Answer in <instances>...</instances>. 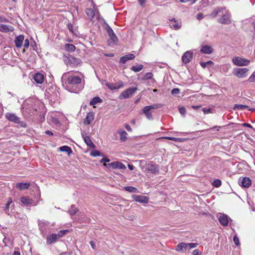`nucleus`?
<instances>
[{
  "instance_id": "f257e3e1",
  "label": "nucleus",
  "mask_w": 255,
  "mask_h": 255,
  "mask_svg": "<svg viewBox=\"0 0 255 255\" xmlns=\"http://www.w3.org/2000/svg\"><path fill=\"white\" fill-rule=\"evenodd\" d=\"M61 79L65 89L70 92L77 93L83 88L81 84L82 80L79 76L70 75L69 73H65L63 74Z\"/></svg>"
},
{
  "instance_id": "f03ea898",
  "label": "nucleus",
  "mask_w": 255,
  "mask_h": 255,
  "mask_svg": "<svg viewBox=\"0 0 255 255\" xmlns=\"http://www.w3.org/2000/svg\"><path fill=\"white\" fill-rule=\"evenodd\" d=\"M225 12H222L221 17L218 19V22L222 24H229L231 23V15L229 10H224Z\"/></svg>"
},
{
  "instance_id": "7ed1b4c3",
  "label": "nucleus",
  "mask_w": 255,
  "mask_h": 255,
  "mask_svg": "<svg viewBox=\"0 0 255 255\" xmlns=\"http://www.w3.org/2000/svg\"><path fill=\"white\" fill-rule=\"evenodd\" d=\"M232 62L235 65L238 66H248L250 63L249 60L239 56L234 57Z\"/></svg>"
},
{
  "instance_id": "20e7f679",
  "label": "nucleus",
  "mask_w": 255,
  "mask_h": 255,
  "mask_svg": "<svg viewBox=\"0 0 255 255\" xmlns=\"http://www.w3.org/2000/svg\"><path fill=\"white\" fill-rule=\"evenodd\" d=\"M137 90L136 87L128 88L121 94L119 98L121 99H127L131 96Z\"/></svg>"
},
{
  "instance_id": "39448f33",
  "label": "nucleus",
  "mask_w": 255,
  "mask_h": 255,
  "mask_svg": "<svg viewBox=\"0 0 255 255\" xmlns=\"http://www.w3.org/2000/svg\"><path fill=\"white\" fill-rule=\"evenodd\" d=\"M104 166L107 168L112 167L113 169H125L126 166L123 163L119 161H115L110 163H105Z\"/></svg>"
},
{
  "instance_id": "423d86ee",
  "label": "nucleus",
  "mask_w": 255,
  "mask_h": 255,
  "mask_svg": "<svg viewBox=\"0 0 255 255\" xmlns=\"http://www.w3.org/2000/svg\"><path fill=\"white\" fill-rule=\"evenodd\" d=\"M105 29L110 37V39L114 42L116 43L118 41V38L114 33L112 28L109 26L108 23H105Z\"/></svg>"
},
{
  "instance_id": "0eeeda50",
  "label": "nucleus",
  "mask_w": 255,
  "mask_h": 255,
  "mask_svg": "<svg viewBox=\"0 0 255 255\" xmlns=\"http://www.w3.org/2000/svg\"><path fill=\"white\" fill-rule=\"evenodd\" d=\"M234 70L235 71L234 75L239 78L246 77L247 73L249 71V69L247 68H237Z\"/></svg>"
},
{
  "instance_id": "6e6552de",
  "label": "nucleus",
  "mask_w": 255,
  "mask_h": 255,
  "mask_svg": "<svg viewBox=\"0 0 255 255\" xmlns=\"http://www.w3.org/2000/svg\"><path fill=\"white\" fill-rule=\"evenodd\" d=\"M193 53L190 51H187L182 56V60L185 64L189 63L192 59Z\"/></svg>"
},
{
  "instance_id": "1a4fd4ad",
  "label": "nucleus",
  "mask_w": 255,
  "mask_h": 255,
  "mask_svg": "<svg viewBox=\"0 0 255 255\" xmlns=\"http://www.w3.org/2000/svg\"><path fill=\"white\" fill-rule=\"evenodd\" d=\"M59 238V236L57 234H52L48 235L46 237V244L50 245L53 243H55Z\"/></svg>"
},
{
  "instance_id": "9d476101",
  "label": "nucleus",
  "mask_w": 255,
  "mask_h": 255,
  "mask_svg": "<svg viewBox=\"0 0 255 255\" xmlns=\"http://www.w3.org/2000/svg\"><path fill=\"white\" fill-rule=\"evenodd\" d=\"M226 9L225 7H217L214 8L213 11L209 14V16L212 18H215L217 15L220 12H223L224 10Z\"/></svg>"
},
{
  "instance_id": "9b49d317",
  "label": "nucleus",
  "mask_w": 255,
  "mask_h": 255,
  "mask_svg": "<svg viewBox=\"0 0 255 255\" xmlns=\"http://www.w3.org/2000/svg\"><path fill=\"white\" fill-rule=\"evenodd\" d=\"M94 119V113L92 112L87 113V116L84 120V124L85 125H89Z\"/></svg>"
},
{
  "instance_id": "f8f14e48",
  "label": "nucleus",
  "mask_w": 255,
  "mask_h": 255,
  "mask_svg": "<svg viewBox=\"0 0 255 255\" xmlns=\"http://www.w3.org/2000/svg\"><path fill=\"white\" fill-rule=\"evenodd\" d=\"M134 200L140 203L146 204L148 202V198L146 196L141 195H134L133 196Z\"/></svg>"
},
{
  "instance_id": "ddd939ff",
  "label": "nucleus",
  "mask_w": 255,
  "mask_h": 255,
  "mask_svg": "<svg viewBox=\"0 0 255 255\" xmlns=\"http://www.w3.org/2000/svg\"><path fill=\"white\" fill-rule=\"evenodd\" d=\"M14 27L11 25L0 24V31L3 32H12L14 30Z\"/></svg>"
},
{
  "instance_id": "4468645a",
  "label": "nucleus",
  "mask_w": 255,
  "mask_h": 255,
  "mask_svg": "<svg viewBox=\"0 0 255 255\" xmlns=\"http://www.w3.org/2000/svg\"><path fill=\"white\" fill-rule=\"evenodd\" d=\"M24 37L23 35H19L16 36L14 40L15 46L17 48H20L22 45V42L24 41Z\"/></svg>"
},
{
  "instance_id": "2eb2a0df",
  "label": "nucleus",
  "mask_w": 255,
  "mask_h": 255,
  "mask_svg": "<svg viewBox=\"0 0 255 255\" xmlns=\"http://www.w3.org/2000/svg\"><path fill=\"white\" fill-rule=\"evenodd\" d=\"M5 117L8 120L11 122H13L15 123H20V119L15 116L14 114L7 113L5 115Z\"/></svg>"
},
{
  "instance_id": "dca6fc26",
  "label": "nucleus",
  "mask_w": 255,
  "mask_h": 255,
  "mask_svg": "<svg viewBox=\"0 0 255 255\" xmlns=\"http://www.w3.org/2000/svg\"><path fill=\"white\" fill-rule=\"evenodd\" d=\"M68 60L70 65L73 66H77L81 63V60L79 58H75L72 56H69L68 57Z\"/></svg>"
},
{
  "instance_id": "f3484780",
  "label": "nucleus",
  "mask_w": 255,
  "mask_h": 255,
  "mask_svg": "<svg viewBox=\"0 0 255 255\" xmlns=\"http://www.w3.org/2000/svg\"><path fill=\"white\" fill-rule=\"evenodd\" d=\"M106 86L108 87L110 90H114L116 89H119L121 87H123L124 86V83L122 81H120L117 84L114 85L111 83H107L106 84Z\"/></svg>"
},
{
  "instance_id": "a211bd4d",
  "label": "nucleus",
  "mask_w": 255,
  "mask_h": 255,
  "mask_svg": "<svg viewBox=\"0 0 255 255\" xmlns=\"http://www.w3.org/2000/svg\"><path fill=\"white\" fill-rule=\"evenodd\" d=\"M219 221L222 226H228L229 223L228 216L227 215L221 214L219 218Z\"/></svg>"
},
{
  "instance_id": "6ab92c4d",
  "label": "nucleus",
  "mask_w": 255,
  "mask_h": 255,
  "mask_svg": "<svg viewBox=\"0 0 255 255\" xmlns=\"http://www.w3.org/2000/svg\"><path fill=\"white\" fill-rule=\"evenodd\" d=\"M135 55L133 54H127L120 58V63L122 64H125L126 62L129 60H132L135 58Z\"/></svg>"
},
{
  "instance_id": "aec40b11",
  "label": "nucleus",
  "mask_w": 255,
  "mask_h": 255,
  "mask_svg": "<svg viewBox=\"0 0 255 255\" xmlns=\"http://www.w3.org/2000/svg\"><path fill=\"white\" fill-rule=\"evenodd\" d=\"M252 184V180L249 177H244L241 181V186L244 188H248L250 187Z\"/></svg>"
},
{
  "instance_id": "412c9836",
  "label": "nucleus",
  "mask_w": 255,
  "mask_h": 255,
  "mask_svg": "<svg viewBox=\"0 0 255 255\" xmlns=\"http://www.w3.org/2000/svg\"><path fill=\"white\" fill-rule=\"evenodd\" d=\"M213 51V48L210 45L202 46L200 49V52L202 53L210 54Z\"/></svg>"
},
{
  "instance_id": "4be33fe9",
  "label": "nucleus",
  "mask_w": 255,
  "mask_h": 255,
  "mask_svg": "<svg viewBox=\"0 0 255 255\" xmlns=\"http://www.w3.org/2000/svg\"><path fill=\"white\" fill-rule=\"evenodd\" d=\"M147 170L153 174L158 173L159 172L158 166L155 164H149L147 165Z\"/></svg>"
},
{
  "instance_id": "5701e85b",
  "label": "nucleus",
  "mask_w": 255,
  "mask_h": 255,
  "mask_svg": "<svg viewBox=\"0 0 255 255\" xmlns=\"http://www.w3.org/2000/svg\"><path fill=\"white\" fill-rule=\"evenodd\" d=\"M82 134L85 142L88 146H90L91 148L95 147V144L92 141L89 136L86 135V134H83V133Z\"/></svg>"
},
{
  "instance_id": "b1692460",
  "label": "nucleus",
  "mask_w": 255,
  "mask_h": 255,
  "mask_svg": "<svg viewBox=\"0 0 255 255\" xmlns=\"http://www.w3.org/2000/svg\"><path fill=\"white\" fill-rule=\"evenodd\" d=\"M142 112L145 115L147 119H148L149 120H153L152 115L150 108H149L148 107H146V106H145L142 109Z\"/></svg>"
},
{
  "instance_id": "393cba45",
  "label": "nucleus",
  "mask_w": 255,
  "mask_h": 255,
  "mask_svg": "<svg viewBox=\"0 0 255 255\" xmlns=\"http://www.w3.org/2000/svg\"><path fill=\"white\" fill-rule=\"evenodd\" d=\"M33 79L37 84H42L44 81V76L42 74L37 73L34 74Z\"/></svg>"
},
{
  "instance_id": "a878e982",
  "label": "nucleus",
  "mask_w": 255,
  "mask_h": 255,
  "mask_svg": "<svg viewBox=\"0 0 255 255\" xmlns=\"http://www.w3.org/2000/svg\"><path fill=\"white\" fill-rule=\"evenodd\" d=\"M30 186V184L29 183H17L16 184L15 187L19 190H23L28 189Z\"/></svg>"
},
{
  "instance_id": "bb28decb",
  "label": "nucleus",
  "mask_w": 255,
  "mask_h": 255,
  "mask_svg": "<svg viewBox=\"0 0 255 255\" xmlns=\"http://www.w3.org/2000/svg\"><path fill=\"white\" fill-rule=\"evenodd\" d=\"M187 249V244L185 243L178 244L176 247V250L178 252H184Z\"/></svg>"
},
{
  "instance_id": "cd10ccee",
  "label": "nucleus",
  "mask_w": 255,
  "mask_h": 255,
  "mask_svg": "<svg viewBox=\"0 0 255 255\" xmlns=\"http://www.w3.org/2000/svg\"><path fill=\"white\" fill-rule=\"evenodd\" d=\"M171 22H173V23H171V27L175 29H178L181 27V22L180 21L175 20V18H173L170 20Z\"/></svg>"
},
{
  "instance_id": "c85d7f7f",
  "label": "nucleus",
  "mask_w": 255,
  "mask_h": 255,
  "mask_svg": "<svg viewBox=\"0 0 255 255\" xmlns=\"http://www.w3.org/2000/svg\"><path fill=\"white\" fill-rule=\"evenodd\" d=\"M59 150L62 152H66L68 155H70L72 153V150L71 147L67 145L61 146L59 148Z\"/></svg>"
},
{
  "instance_id": "c756f323",
  "label": "nucleus",
  "mask_w": 255,
  "mask_h": 255,
  "mask_svg": "<svg viewBox=\"0 0 255 255\" xmlns=\"http://www.w3.org/2000/svg\"><path fill=\"white\" fill-rule=\"evenodd\" d=\"M20 201L24 205H29L32 203V200L26 196L21 197Z\"/></svg>"
},
{
  "instance_id": "7c9ffc66",
  "label": "nucleus",
  "mask_w": 255,
  "mask_h": 255,
  "mask_svg": "<svg viewBox=\"0 0 255 255\" xmlns=\"http://www.w3.org/2000/svg\"><path fill=\"white\" fill-rule=\"evenodd\" d=\"M85 12L87 16L90 18L92 19L95 16V11L92 8H87L85 10Z\"/></svg>"
},
{
  "instance_id": "2f4dec72",
  "label": "nucleus",
  "mask_w": 255,
  "mask_h": 255,
  "mask_svg": "<svg viewBox=\"0 0 255 255\" xmlns=\"http://www.w3.org/2000/svg\"><path fill=\"white\" fill-rule=\"evenodd\" d=\"M102 100L99 97H95L92 99L90 103V105L94 106L98 103H102Z\"/></svg>"
},
{
  "instance_id": "473e14b6",
  "label": "nucleus",
  "mask_w": 255,
  "mask_h": 255,
  "mask_svg": "<svg viewBox=\"0 0 255 255\" xmlns=\"http://www.w3.org/2000/svg\"><path fill=\"white\" fill-rule=\"evenodd\" d=\"M65 48L68 52H74L76 49V47L73 44H66L65 45Z\"/></svg>"
},
{
  "instance_id": "72a5a7b5",
  "label": "nucleus",
  "mask_w": 255,
  "mask_h": 255,
  "mask_svg": "<svg viewBox=\"0 0 255 255\" xmlns=\"http://www.w3.org/2000/svg\"><path fill=\"white\" fill-rule=\"evenodd\" d=\"M118 133L120 134V138L122 141H125L127 139V133L124 130H119Z\"/></svg>"
},
{
  "instance_id": "f704fd0d",
  "label": "nucleus",
  "mask_w": 255,
  "mask_h": 255,
  "mask_svg": "<svg viewBox=\"0 0 255 255\" xmlns=\"http://www.w3.org/2000/svg\"><path fill=\"white\" fill-rule=\"evenodd\" d=\"M78 211V209L77 207H76L75 205H72L68 212L71 215H74L77 213Z\"/></svg>"
},
{
  "instance_id": "c9c22d12",
  "label": "nucleus",
  "mask_w": 255,
  "mask_h": 255,
  "mask_svg": "<svg viewBox=\"0 0 255 255\" xmlns=\"http://www.w3.org/2000/svg\"><path fill=\"white\" fill-rule=\"evenodd\" d=\"M248 107L246 105L236 104V105H235V106L233 108V110L235 111L243 110L247 109Z\"/></svg>"
},
{
  "instance_id": "e433bc0d",
  "label": "nucleus",
  "mask_w": 255,
  "mask_h": 255,
  "mask_svg": "<svg viewBox=\"0 0 255 255\" xmlns=\"http://www.w3.org/2000/svg\"><path fill=\"white\" fill-rule=\"evenodd\" d=\"M143 68V66L142 65H138L137 66H132L131 67V70L135 72H139L141 71Z\"/></svg>"
},
{
  "instance_id": "4c0bfd02",
  "label": "nucleus",
  "mask_w": 255,
  "mask_h": 255,
  "mask_svg": "<svg viewBox=\"0 0 255 255\" xmlns=\"http://www.w3.org/2000/svg\"><path fill=\"white\" fill-rule=\"evenodd\" d=\"M163 105L161 104H154L150 106H146V107L150 108V110L153 109H157L161 108Z\"/></svg>"
},
{
  "instance_id": "58836bf2",
  "label": "nucleus",
  "mask_w": 255,
  "mask_h": 255,
  "mask_svg": "<svg viewBox=\"0 0 255 255\" xmlns=\"http://www.w3.org/2000/svg\"><path fill=\"white\" fill-rule=\"evenodd\" d=\"M213 62L212 61H208L206 62H200V64L203 68H205L208 66H212L213 65Z\"/></svg>"
},
{
  "instance_id": "ea45409f",
  "label": "nucleus",
  "mask_w": 255,
  "mask_h": 255,
  "mask_svg": "<svg viewBox=\"0 0 255 255\" xmlns=\"http://www.w3.org/2000/svg\"><path fill=\"white\" fill-rule=\"evenodd\" d=\"M163 138L177 142H182L184 140L183 138H177L174 137H164Z\"/></svg>"
},
{
  "instance_id": "a19ab883",
  "label": "nucleus",
  "mask_w": 255,
  "mask_h": 255,
  "mask_svg": "<svg viewBox=\"0 0 255 255\" xmlns=\"http://www.w3.org/2000/svg\"><path fill=\"white\" fill-rule=\"evenodd\" d=\"M125 190L131 193H134L137 191V189L132 186H127L125 188Z\"/></svg>"
},
{
  "instance_id": "79ce46f5",
  "label": "nucleus",
  "mask_w": 255,
  "mask_h": 255,
  "mask_svg": "<svg viewBox=\"0 0 255 255\" xmlns=\"http://www.w3.org/2000/svg\"><path fill=\"white\" fill-rule=\"evenodd\" d=\"M68 28L69 30L74 35H77V30L75 29H74L73 28V25L71 23H69L67 25Z\"/></svg>"
},
{
  "instance_id": "37998d69",
  "label": "nucleus",
  "mask_w": 255,
  "mask_h": 255,
  "mask_svg": "<svg viewBox=\"0 0 255 255\" xmlns=\"http://www.w3.org/2000/svg\"><path fill=\"white\" fill-rule=\"evenodd\" d=\"M12 200L11 198H8V201L4 207V210L7 211L9 209V205L12 203Z\"/></svg>"
},
{
  "instance_id": "c03bdc74",
  "label": "nucleus",
  "mask_w": 255,
  "mask_h": 255,
  "mask_svg": "<svg viewBox=\"0 0 255 255\" xmlns=\"http://www.w3.org/2000/svg\"><path fill=\"white\" fill-rule=\"evenodd\" d=\"M221 181L220 179H216L212 183V185L216 187H219L221 185Z\"/></svg>"
},
{
  "instance_id": "a18cd8bd",
  "label": "nucleus",
  "mask_w": 255,
  "mask_h": 255,
  "mask_svg": "<svg viewBox=\"0 0 255 255\" xmlns=\"http://www.w3.org/2000/svg\"><path fill=\"white\" fill-rule=\"evenodd\" d=\"M68 230H61L58 232V234L59 237L61 238L63 237L64 235H65L66 234L68 233Z\"/></svg>"
},
{
  "instance_id": "49530a36",
  "label": "nucleus",
  "mask_w": 255,
  "mask_h": 255,
  "mask_svg": "<svg viewBox=\"0 0 255 255\" xmlns=\"http://www.w3.org/2000/svg\"><path fill=\"white\" fill-rule=\"evenodd\" d=\"M91 155L94 157L100 156L101 155V152L97 150H93L91 152Z\"/></svg>"
},
{
  "instance_id": "de8ad7c7",
  "label": "nucleus",
  "mask_w": 255,
  "mask_h": 255,
  "mask_svg": "<svg viewBox=\"0 0 255 255\" xmlns=\"http://www.w3.org/2000/svg\"><path fill=\"white\" fill-rule=\"evenodd\" d=\"M186 244H187V249H189L195 248L198 245V244L197 243H189V244L186 243Z\"/></svg>"
},
{
  "instance_id": "09e8293b",
  "label": "nucleus",
  "mask_w": 255,
  "mask_h": 255,
  "mask_svg": "<svg viewBox=\"0 0 255 255\" xmlns=\"http://www.w3.org/2000/svg\"><path fill=\"white\" fill-rule=\"evenodd\" d=\"M153 77V74L151 72L146 73L144 75V79L146 80L151 79Z\"/></svg>"
},
{
  "instance_id": "8fccbe9b",
  "label": "nucleus",
  "mask_w": 255,
  "mask_h": 255,
  "mask_svg": "<svg viewBox=\"0 0 255 255\" xmlns=\"http://www.w3.org/2000/svg\"><path fill=\"white\" fill-rule=\"evenodd\" d=\"M178 110H179V112L181 115H183V116L185 115V114L186 112V110L184 107H179L178 108Z\"/></svg>"
},
{
  "instance_id": "3c124183",
  "label": "nucleus",
  "mask_w": 255,
  "mask_h": 255,
  "mask_svg": "<svg viewBox=\"0 0 255 255\" xmlns=\"http://www.w3.org/2000/svg\"><path fill=\"white\" fill-rule=\"evenodd\" d=\"M249 81L250 82H255V71L251 75V76L249 77Z\"/></svg>"
},
{
  "instance_id": "603ef678",
  "label": "nucleus",
  "mask_w": 255,
  "mask_h": 255,
  "mask_svg": "<svg viewBox=\"0 0 255 255\" xmlns=\"http://www.w3.org/2000/svg\"><path fill=\"white\" fill-rule=\"evenodd\" d=\"M171 93L172 95H177L180 93V91L178 88H174L171 90Z\"/></svg>"
},
{
  "instance_id": "864d4df0",
  "label": "nucleus",
  "mask_w": 255,
  "mask_h": 255,
  "mask_svg": "<svg viewBox=\"0 0 255 255\" xmlns=\"http://www.w3.org/2000/svg\"><path fill=\"white\" fill-rule=\"evenodd\" d=\"M233 240L236 245L238 246L240 244L239 239L237 236L234 237Z\"/></svg>"
},
{
  "instance_id": "5fc2aeb1",
  "label": "nucleus",
  "mask_w": 255,
  "mask_h": 255,
  "mask_svg": "<svg viewBox=\"0 0 255 255\" xmlns=\"http://www.w3.org/2000/svg\"><path fill=\"white\" fill-rule=\"evenodd\" d=\"M29 45V42L28 39H24V45L23 46L25 48H27Z\"/></svg>"
},
{
  "instance_id": "6e6d98bb",
  "label": "nucleus",
  "mask_w": 255,
  "mask_h": 255,
  "mask_svg": "<svg viewBox=\"0 0 255 255\" xmlns=\"http://www.w3.org/2000/svg\"><path fill=\"white\" fill-rule=\"evenodd\" d=\"M110 161V159L109 158H106V157H104L101 160H100V162L101 163H104V164L105 163H106V162H109Z\"/></svg>"
},
{
  "instance_id": "4d7b16f0",
  "label": "nucleus",
  "mask_w": 255,
  "mask_h": 255,
  "mask_svg": "<svg viewBox=\"0 0 255 255\" xmlns=\"http://www.w3.org/2000/svg\"><path fill=\"white\" fill-rule=\"evenodd\" d=\"M202 110L204 114H208V113H211V109H209V108L207 109V108H204L202 109Z\"/></svg>"
},
{
  "instance_id": "13d9d810",
  "label": "nucleus",
  "mask_w": 255,
  "mask_h": 255,
  "mask_svg": "<svg viewBox=\"0 0 255 255\" xmlns=\"http://www.w3.org/2000/svg\"><path fill=\"white\" fill-rule=\"evenodd\" d=\"M204 15L202 13H199L197 15V18L199 20L202 19L204 18Z\"/></svg>"
},
{
  "instance_id": "bf43d9fd",
  "label": "nucleus",
  "mask_w": 255,
  "mask_h": 255,
  "mask_svg": "<svg viewBox=\"0 0 255 255\" xmlns=\"http://www.w3.org/2000/svg\"><path fill=\"white\" fill-rule=\"evenodd\" d=\"M192 254L193 255H200L201 253L198 250L196 249L193 251Z\"/></svg>"
},
{
  "instance_id": "052dcab7",
  "label": "nucleus",
  "mask_w": 255,
  "mask_h": 255,
  "mask_svg": "<svg viewBox=\"0 0 255 255\" xmlns=\"http://www.w3.org/2000/svg\"><path fill=\"white\" fill-rule=\"evenodd\" d=\"M8 21V20L7 19L5 18L4 17L0 16V22H7Z\"/></svg>"
},
{
  "instance_id": "680f3d73",
  "label": "nucleus",
  "mask_w": 255,
  "mask_h": 255,
  "mask_svg": "<svg viewBox=\"0 0 255 255\" xmlns=\"http://www.w3.org/2000/svg\"><path fill=\"white\" fill-rule=\"evenodd\" d=\"M90 244L92 248L94 250H95L96 249V245H95V242L94 241H90Z\"/></svg>"
},
{
  "instance_id": "e2e57ef3",
  "label": "nucleus",
  "mask_w": 255,
  "mask_h": 255,
  "mask_svg": "<svg viewBox=\"0 0 255 255\" xmlns=\"http://www.w3.org/2000/svg\"><path fill=\"white\" fill-rule=\"evenodd\" d=\"M18 124L20 125L21 127L23 128H25L27 126L26 124L24 122H21L20 121V123H19Z\"/></svg>"
},
{
  "instance_id": "0e129e2a",
  "label": "nucleus",
  "mask_w": 255,
  "mask_h": 255,
  "mask_svg": "<svg viewBox=\"0 0 255 255\" xmlns=\"http://www.w3.org/2000/svg\"><path fill=\"white\" fill-rule=\"evenodd\" d=\"M125 128H126V129H127L128 131H132V129H131V128H130V127L128 125V124L126 125V126H125Z\"/></svg>"
},
{
  "instance_id": "69168bd1",
  "label": "nucleus",
  "mask_w": 255,
  "mask_h": 255,
  "mask_svg": "<svg viewBox=\"0 0 255 255\" xmlns=\"http://www.w3.org/2000/svg\"><path fill=\"white\" fill-rule=\"evenodd\" d=\"M139 3H140V4L142 6H144V4H145V1L146 0H138Z\"/></svg>"
},
{
  "instance_id": "338daca9",
  "label": "nucleus",
  "mask_w": 255,
  "mask_h": 255,
  "mask_svg": "<svg viewBox=\"0 0 255 255\" xmlns=\"http://www.w3.org/2000/svg\"><path fill=\"white\" fill-rule=\"evenodd\" d=\"M242 125H243V127H248V128H253V127L250 124H249L244 123Z\"/></svg>"
},
{
  "instance_id": "774afa93",
  "label": "nucleus",
  "mask_w": 255,
  "mask_h": 255,
  "mask_svg": "<svg viewBox=\"0 0 255 255\" xmlns=\"http://www.w3.org/2000/svg\"><path fill=\"white\" fill-rule=\"evenodd\" d=\"M45 133L48 135H50V136H52L53 135V133L52 131H50V130H47L45 131Z\"/></svg>"
}]
</instances>
